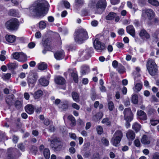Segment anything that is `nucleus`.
Returning a JSON list of instances; mask_svg holds the SVG:
<instances>
[{
    "label": "nucleus",
    "mask_w": 159,
    "mask_h": 159,
    "mask_svg": "<svg viewBox=\"0 0 159 159\" xmlns=\"http://www.w3.org/2000/svg\"><path fill=\"white\" fill-rule=\"evenodd\" d=\"M48 3L45 0H38L32 5V14L35 17L44 16L46 8L48 7Z\"/></svg>",
    "instance_id": "obj_1"
},
{
    "label": "nucleus",
    "mask_w": 159,
    "mask_h": 159,
    "mask_svg": "<svg viewBox=\"0 0 159 159\" xmlns=\"http://www.w3.org/2000/svg\"><path fill=\"white\" fill-rule=\"evenodd\" d=\"M74 38L76 42L79 43H82L84 41L88 38V36L87 31L85 30L79 29L75 32Z\"/></svg>",
    "instance_id": "obj_2"
},
{
    "label": "nucleus",
    "mask_w": 159,
    "mask_h": 159,
    "mask_svg": "<svg viewBox=\"0 0 159 159\" xmlns=\"http://www.w3.org/2000/svg\"><path fill=\"white\" fill-rule=\"evenodd\" d=\"M51 139H48V141L51 143V146L54 151H60L61 148V140L58 137L52 135L51 137Z\"/></svg>",
    "instance_id": "obj_3"
},
{
    "label": "nucleus",
    "mask_w": 159,
    "mask_h": 159,
    "mask_svg": "<svg viewBox=\"0 0 159 159\" xmlns=\"http://www.w3.org/2000/svg\"><path fill=\"white\" fill-rule=\"evenodd\" d=\"M147 67L150 74L152 76L156 75L158 71L157 66L154 61L149 59L147 63Z\"/></svg>",
    "instance_id": "obj_4"
},
{
    "label": "nucleus",
    "mask_w": 159,
    "mask_h": 159,
    "mask_svg": "<svg viewBox=\"0 0 159 159\" xmlns=\"http://www.w3.org/2000/svg\"><path fill=\"white\" fill-rule=\"evenodd\" d=\"M146 12V14L149 20L148 24V25H150L154 23H157L159 20L157 18L155 17V14L154 12L151 9L146 10V11H143Z\"/></svg>",
    "instance_id": "obj_5"
},
{
    "label": "nucleus",
    "mask_w": 159,
    "mask_h": 159,
    "mask_svg": "<svg viewBox=\"0 0 159 159\" xmlns=\"http://www.w3.org/2000/svg\"><path fill=\"white\" fill-rule=\"evenodd\" d=\"M19 25L18 20L16 18H12L7 21L5 24L7 28L12 30H17Z\"/></svg>",
    "instance_id": "obj_6"
},
{
    "label": "nucleus",
    "mask_w": 159,
    "mask_h": 159,
    "mask_svg": "<svg viewBox=\"0 0 159 159\" xmlns=\"http://www.w3.org/2000/svg\"><path fill=\"white\" fill-rule=\"evenodd\" d=\"M123 137V133L120 130H116L114 134L111 139L113 145L116 146L120 143Z\"/></svg>",
    "instance_id": "obj_7"
},
{
    "label": "nucleus",
    "mask_w": 159,
    "mask_h": 159,
    "mask_svg": "<svg viewBox=\"0 0 159 159\" xmlns=\"http://www.w3.org/2000/svg\"><path fill=\"white\" fill-rule=\"evenodd\" d=\"M106 7V0H99L96 5V12L99 14L102 13L105 9Z\"/></svg>",
    "instance_id": "obj_8"
},
{
    "label": "nucleus",
    "mask_w": 159,
    "mask_h": 159,
    "mask_svg": "<svg viewBox=\"0 0 159 159\" xmlns=\"http://www.w3.org/2000/svg\"><path fill=\"white\" fill-rule=\"evenodd\" d=\"M93 45L95 48L101 52L105 49L104 44L99 41L98 38H96L93 42Z\"/></svg>",
    "instance_id": "obj_9"
},
{
    "label": "nucleus",
    "mask_w": 159,
    "mask_h": 159,
    "mask_svg": "<svg viewBox=\"0 0 159 159\" xmlns=\"http://www.w3.org/2000/svg\"><path fill=\"white\" fill-rule=\"evenodd\" d=\"M123 114L125 119H133L134 115L130 107L125 108L124 110Z\"/></svg>",
    "instance_id": "obj_10"
},
{
    "label": "nucleus",
    "mask_w": 159,
    "mask_h": 159,
    "mask_svg": "<svg viewBox=\"0 0 159 159\" xmlns=\"http://www.w3.org/2000/svg\"><path fill=\"white\" fill-rule=\"evenodd\" d=\"M68 72L73 78V80L76 83H77L78 81V77L77 74V71L75 69H69L68 71L65 73L64 75H67V73Z\"/></svg>",
    "instance_id": "obj_11"
},
{
    "label": "nucleus",
    "mask_w": 159,
    "mask_h": 159,
    "mask_svg": "<svg viewBox=\"0 0 159 159\" xmlns=\"http://www.w3.org/2000/svg\"><path fill=\"white\" fill-rule=\"evenodd\" d=\"M69 102L67 100H65L61 102L58 105V108L61 110V111H66L69 107Z\"/></svg>",
    "instance_id": "obj_12"
},
{
    "label": "nucleus",
    "mask_w": 159,
    "mask_h": 159,
    "mask_svg": "<svg viewBox=\"0 0 159 159\" xmlns=\"http://www.w3.org/2000/svg\"><path fill=\"white\" fill-rule=\"evenodd\" d=\"M14 95L11 94L7 96L5 98V101L7 104L9 106V108L12 105L14 101Z\"/></svg>",
    "instance_id": "obj_13"
},
{
    "label": "nucleus",
    "mask_w": 159,
    "mask_h": 159,
    "mask_svg": "<svg viewBox=\"0 0 159 159\" xmlns=\"http://www.w3.org/2000/svg\"><path fill=\"white\" fill-rule=\"evenodd\" d=\"M138 118L141 120H145L147 119L146 114L143 111L139 110L137 111Z\"/></svg>",
    "instance_id": "obj_14"
},
{
    "label": "nucleus",
    "mask_w": 159,
    "mask_h": 159,
    "mask_svg": "<svg viewBox=\"0 0 159 159\" xmlns=\"http://www.w3.org/2000/svg\"><path fill=\"white\" fill-rule=\"evenodd\" d=\"M127 32L132 36L133 37L135 38V30L134 28L132 25H129L126 28Z\"/></svg>",
    "instance_id": "obj_15"
},
{
    "label": "nucleus",
    "mask_w": 159,
    "mask_h": 159,
    "mask_svg": "<svg viewBox=\"0 0 159 159\" xmlns=\"http://www.w3.org/2000/svg\"><path fill=\"white\" fill-rule=\"evenodd\" d=\"M56 84H58L63 85L65 83V80L61 76H57L54 79Z\"/></svg>",
    "instance_id": "obj_16"
},
{
    "label": "nucleus",
    "mask_w": 159,
    "mask_h": 159,
    "mask_svg": "<svg viewBox=\"0 0 159 159\" xmlns=\"http://www.w3.org/2000/svg\"><path fill=\"white\" fill-rule=\"evenodd\" d=\"M55 58L57 60H60L63 58L64 56V52L63 51H57L54 54Z\"/></svg>",
    "instance_id": "obj_17"
},
{
    "label": "nucleus",
    "mask_w": 159,
    "mask_h": 159,
    "mask_svg": "<svg viewBox=\"0 0 159 159\" xmlns=\"http://www.w3.org/2000/svg\"><path fill=\"white\" fill-rule=\"evenodd\" d=\"M30 76H31L30 77V83L33 84L36 82L37 80L38 77L37 73L32 71L30 74Z\"/></svg>",
    "instance_id": "obj_18"
},
{
    "label": "nucleus",
    "mask_w": 159,
    "mask_h": 159,
    "mask_svg": "<svg viewBox=\"0 0 159 159\" xmlns=\"http://www.w3.org/2000/svg\"><path fill=\"white\" fill-rule=\"evenodd\" d=\"M33 95L35 99H38L43 96V92L42 90L39 89L35 92Z\"/></svg>",
    "instance_id": "obj_19"
},
{
    "label": "nucleus",
    "mask_w": 159,
    "mask_h": 159,
    "mask_svg": "<svg viewBox=\"0 0 159 159\" xmlns=\"http://www.w3.org/2000/svg\"><path fill=\"white\" fill-rule=\"evenodd\" d=\"M141 143L144 145H148L150 143V141L146 135H144L141 139Z\"/></svg>",
    "instance_id": "obj_20"
},
{
    "label": "nucleus",
    "mask_w": 159,
    "mask_h": 159,
    "mask_svg": "<svg viewBox=\"0 0 159 159\" xmlns=\"http://www.w3.org/2000/svg\"><path fill=\"white\" fill-rule=\"evenodd\" d=\"M38 81L39 84L43 86H47L48 84L49 83L48 80L44 78H40Z\"/></svg>",
    "instance_id": "obj_21"
},
{
    "label": "nucleus",
    "mask_w": 159,
    "mask_h": 159,
    "mask_svg": "<svg viewBox=\"0 0 159 159\" xmlns=\"http://www.w3.org/2000/svg\"><path fill=\"white\" fill-rule=\"evenodd\" d=\"M18 61L24 62L27 60V56L22 52H19Z\"/></svg>",
    "instance_id": "obj_22"
},
{
    "label": "nucleus",
    "mask_w": 159,
    "mask_h": 159,
    "mask_svg": "<svg viewBox=\"0 0 159 159\" xmlns=\"http://www.w3.org/2000/svg\"><path fill=\"white\" fill-rule=\"evenodd\" d=\"M103 115L102 112H101L97 113L96 114L94 115L92 118V119L95 121H97L100 120L102 117Z\"/></svg>",
    "instance_id": "obj_23"
},
{
    "label": "nucleus",
    "mask_w": 159,
    "mask_h": 159,
    "mask_svg": "<svg viewBox=\"0 0 159 159\" xmlns=\"http://www.w3.org/2000/svg\"><path fill=\"white\" fill-rule=\"evenodd\" d=\"M71 96L73 100L77 102H79L80 97L79 94L75 92H73L71 93Z\"/></svg>",
    "instance_id": "obj_24"
},
{
    "label": "nucleus",
    "mask_w": 159,
    "mask_h": 159,
    "mask_svg": "<svg viewBox=\"0 0 159 159\" xmlns=\"http://www.w3.org/2000/svg\"><path fill=\"white\" fill-rule=\"evenodd\" d=\"M139 35L141 37H144L147 39H148L150 38L149 34L144 29H142L140 31Z\"/></svg>",
    "instance_id": "obj_25"
},
{
    "label": "nucleus",
    "mask_w": 159,
    "mask_h": 159,
    "mask_svg": "<svg viewBox=\"0 0 159 159\" xmlns=\"http://www.w3.org/2000/svg\"><path fill=\"white\" fill-rule=\"evenodd\" d=\"M126 136L128 139L133 140L135 137L134 132L132 130H129L126 133Z\"/></svg>",
    "instance_id": "obj_26"
},
{
    "label": "nucleus",
    "mask_w": 159,
    "mask_h": 159,
    "mask_svg": "<svg viewBox=\"0 0 159 159\" xmlns=\"http://www.w3.org/2000/svg\"><path fill=\"white\" fill-rule=\"evenodd\" d=\"M90 69L89 67L87 66H84L81 67V73L82 75H85L86 73L89 72Z\"/></svg>",
    "instance_id": "obj_27"
},
{
    "label": "nucleus",
    "mask_w": 159,
    "mask_h": 159,
    "mask_svg": "<svg viewBox=\"0 0 159 159\" xmlns=\"http://www.w3.org/2000/svg\"><path fill=\"white\" fill-rule=\"evenodd\" d=\"M116 16V14L114 12H110L106 16V19L107 20H112L114 19Z\"/></svg>",
    "instance_id": "obj_28"
},
{
    "label": "nucleus",
    "mask_w": 159,
    "mask_h": 159,
    "mask_svg": "<svg viewBox=\"0 0 159 159\" xmlns=\"http://www.w3.org/2000/svg\"><path fill=\"white\" fill-rule=\"evenodd\" d=\"M6 39L7 42L11 43L14 42L16 40V37L14 35H7Z\"/></svg>",
    "instance_id": "obj_29"
},
{
    "label": "nucleus",
    "mask_w": 159,
    "mask_h": 159,
    "mask_svg": "<svg viewBox=\"0 0 159 159\" xmlns=\"http://www.w3.org/2000/svg\"><path fill=\"white\" fill-rule=\"evenodd\" d=\"M8 14L10 16L18 17H19V14L18 11L16 10H10L9 11Z\"/></svg>",
    "instance_id": "obj_30"
},
{
    "label": "nucleus",
    "mask_w": 159,
    "mask_h": 159,
    "mask_svg": "<svg viewBox=\"0 0 159 159\" xmlns=\"http://www.w3.org/2000/svg\"><path fill=\"white\" fill-rule=\"evenodd\" d=\"M51 41L49 39L47 38L44 41H43L42 44L43 46L45 48H46L47 47H49L51 44Z\"/></svg>",
    "instance_id": "obj_31"
},
{
    "label": "nucleus",
    "mask_w": 159,
    "mask_h": 159,
    "mask_svg": "<svg viewBox=\"0 0 159 159\" xmlns=\"http://www.w3.org/2000/svg\"><path fill=\"white\" fill-rule=\"evenodd\" d=\"M68 119L71 122L70 125L71 126H74L75 125L76 121L75 118L71 115H69L67 117Z\"/></svg>",
    "instance_id": "obj_32"
},
{
    "label": "nucleus",
    "mask_w": 159,
    "mask_h": 159,
    "mask_svg": "<svg viewBox=\"0 0 159 159\" xmlns=\"http://www.w3.org/2000/svg\"><path fill=\"white\" fill-rule=\"evenodd\" d=\"M44 157L46 159H49L50 157V152L49 149L48 148L44 149L43 152Z\"/></svg>",
    "instance_id": "obj_33"
},
{
    "label": "nucleus",
    "mask_w": 159,
    "mask_h": 159,
    "mask_svg": "<svg viewBox=\"0 0 159 159\" xmlns=\"http://www.w3.org/2000/svg\"><path fill=\"white\" fill-rule=\"evenodd\" d=\"M141 125L137 123L134 124L132 126V128L137 133L140 130Z\"/></svg>",
    "instance_id": "obj_34"
},
{
    "label": "nucleus",
    "mask_w": 159,
    "mask_h": 159,
    "mask_svg": "<svg viewBox=\"0 0 159 159\" xmlns=\"http://www.w3.org/2000/svg\"><path fill=\"white\" fill-rule=\"evenodd\" d=\"M107 106L110 111H112L115 108L114 103L111 101H109L108 102Z\"/></svg>",
    "instance_id": "obj_35"
},
{
    "label": "nucleus",
    "mask_w": 159,
    "mask_h": 159,
    "mask_svg": "<svg viewBox=\"0 0 159 159\" xmlns=\"http://www.w3.org/2000/svg\"><path fill=\"white\" fill-rule=\"evenodd\" d=\"M148 2L150 4L156 7L159 5V2L157 0H148Z\"/></svg>",
    "instance_id": "obj_36"
},
{
    "label": "nucleus",
    "mask_w": 159,
    "mask_h": 159,
    "mask_svg": "<svg viewBox=\"0 0 159 159\" xmlns=\"http://www.w3.org/2000/svg\"><path fill=\"white\" fill-rule=\"evenodd\" d=\"M142 84L140 83H138L135 85L134 90L136 92H139L142 88Z\"/></svg>",
    "instance_id": "obj_37"
},
{
    "label": "nucleus",
    "mask_w": 159,
    "mask_h": 159,
    "mask_svg": "<svg viewBox=\"0 0 159 159\" xmlns=\"http://www.w3.org/2000/svg\"><path fill=\"white\" fill-rule=\"evenodd\" d=\"M101 155L100 154L99 152H96L94 153L91 159H101Z\"/></svg>",
    "instance_id": "obj_38"
},
{
    "label": "nucleus",
    "mask_w": 159,
    "mask_h": 159,
    "mask_svg": "<svg viewBox=\"0 0 159 159\" xmlns=\"http://www.w3.org/2000/svg\"><path fill=\"white\" fill-rule=\"evenodd\" d=\"M47 67V66L46 64L44 62H42L38 66V68L41 70H43L46 69Z\"/></svg>",
    "instance_id": "obj_39"
},
{
    "label": "nucleus",
    "mask_w": 159,
    "mask_h": 159,
    "mask_svg": "<svg viewBox=\"0 0 159 159\" xmlns=\"http://www.w3.org/2000/svg\"><path fill=\"white\" fill-rule=\"evenodd\" d=\"M131 101L134 104H137L138 102V96L136 94L134 95L132 97Z\"/></svg>",
    "instance_id": "obj_40"
},
{
    "label": "nucleus",
    "mask_w": 159,
    "mask_h": 159,
    "mask_svg": "<svg viewBox=\"0 0 159 159\" xmlns=\"http://www.w3.org/2000/svg\"><path fill=\"white\" fill-rule=\"evenodd\" d=\"M46 26V24L44 21H41L39 23V27L40 29H43L45 28Z\"/></svg>",
    "instance_id": "obj_41"
},
{
    "label": "nucleus",
    "mask_w": 159,
    "mask_h": 159,
    "mask_svg": "<svg viewBox=\"0 0 159 159\" xmlns=\"http://www.w3.org/2000/svg\"><path fill=\"white\" fill-rule=\"evenodd\" d=\"M22 105V103L19 100H16L15 103V106L17 109L20 108Z\"/></svg>",
    "instance_id": "obj_42"
},
{
    "label": "nucleus",
    "mask_w": 159,
    "mask_h": 159,
    "mask_svg": "<svg viewBox=\"0 0 159 159\" xmlns=\"http://www.w3.org/2000/svg\"><path fill=\"white\" fill-rule=\"evenodd\" d=\"M8 68L10 70L15 69L17 67V65L14 63H11L7 65Z\"/></svg>",
    "instance_id": "obj_43"
},
{
    "label": "nucleus",
    "mask_w": 159,
    "mask_h": 159,
    "mask_svg": "<svg viewBox=\"0 0 159 159\" xmlns=\"http://www.w3.org/2000/svg\"><path fill=\"white\" fill-rule=\"evenodd\" d=\"M19 52H15L13 53L11 55V58L17 60L18 61Z\"/></svg>",
    "instance_id": "obj_44"
},
{
    "label": "nucleus",
    "mask_w": 159,
    "mask_h": 159,
    "mask_svg": "<svg viewBox=\"0 0 159 159\" xmlns=\"http://www.w3.org/2000/svg\"><path fill=\"white\" fill-rule=\"evenodd\" d=\"M38 149L36 147L34 146H32L31 148L30 149V151L34 155H35L37 152Z\"/></svg>",
    "instance_id": "obj_45"
},
{
    "label": "nucleus",
    "mask_w": 159,
    "mask_h": 159,
    "mask_svg": "<svg viewBox=\"0 0 159 159\" xmlns=\"http://www.w3.org/2000/svg\"><path fill=\"white\" fill-rule=\"evenodd\" d=\"M102 122V123H105L107 125H110L111 123V122L110 121L109 119L108 118L103 119Z\"/></svg>",
    "instance_id": "obj_46"
},
{
    "label": "nucleus",
    "mask_w": 159,
    "mask_h": 159,
    "mask_svg": "<svg viewBox=\"0 0 159 159\" xmlns=\"http://www.w3.org/2000/svg\"><path fill=\"white\" fill-rule=\"evenodd\" d=\"M117 70L120 74H123L125 71L124 67L122 65H119Z\"/></svg>",
    "instance_id": "obj_47"
},
{
    "label": "nucleus",
    "mask_w": 159,
    "mask_h": 159,
    "mask_svg": "<svg viewBox=\"0 0 159 159\" xmlns=\"http://www.w3.org/2000/svg\"><path fill=\"white\" fill-rule=\"evenodd\" d=\"M102 142L106 146H108L109 144L108 140L106 138L103 137L101 140Z\"/></svg>",
    "instance_id": "obj_48"
},
{
    "label": "nucleus",
    "mask_w": 159,
    "mask_h": 159,
    "mask_svg": "<svg viewBox=\"0 0 159 159\" xmlns=\"http://www.w3.org/2000/svg\"><path fill=\"white\" fill-rule=\"evenodd\" d=\"M6 134L5 133L2 131H0V142L4 140Z\"/></svg>",
    "instance_id": "obj_49"
},
{
    "label": "nucleus",
    "mask_w": 159,
    "mask_h": 159,
    "mask_svg": "<svg viewBox=\"0 0 159 159\" xmlns=\"http://www.w3.org/2000/svg\"><path fill=\"white\" fill-rule=\"evenodd\" d=\"M98 133L99 134H101L103 132V129L102 126H99L97 127L96 128Z\"/></svg>",
    "instance_id": "obj_50"
},
{
    "label": "nucleus",
    "mask_w": 159,
    "mask_h": 159,
    "mask_svg": "<svg viewBox=\"0 0 159 159\" xmlns=\"http://www.w3.org/2000/svg\"><path fill=\"white\" fill-rule=\"evenodd\" d=\"M90 150L85 152L84 155V157L86 158H88L91 155Z\"/></svg>",
    "instance_id": "obj_51"
},
{
    "label": "nucleus",
    "mask_w": 159,
    "mask_h": 159,
    "mask_svg": "<svg viewBox=\"0 0 159 159\" xmlns=\"http://www.w3.org/2000/svg\"><path fill=\"white\" fill-rule=\"evenodd\" d=\"M135 145L138 147H140V143L139 140L138 139H136L134 142Z\"/></svg>",
    "instance_id": "obj_52"
},
{
    "label": "nucleus",
    "mask_w": 159,
    "mask_h": 159,
    "mask_svg": "<svg viewBox=\"0 0 159 159\" xmlns=\"http://www.w3.org/2000/svg\"><path fill=\"white\" fill-rule=\"evenodd\" d=\"M150 123L152 125L155 126L159 123V120H151L150 121Z\"/></svg>",
    "instance_id": "obj_53"
},
{
    "label": "nucleus",
    "mask_w": 159,
    "mask_h": 159,
    "mask_svg": "<svg viewBox=\"0 0 159 159\" xmlns=\"http://www.w3.org/2000/svg\"><path fill=\"white\" fill-rule=\"evenodd\" d=\"M124 105L126 107H127L130 105V102L129 99H127L124 101Z\"/></svg>",
    "instance_id": "obj_54"
},
{
    "label": "nucleus",
    "mask_w": 159,
    "mask_h": 159,
    "mask_svg": "<svg viewBox=\"0 0 159 159\" xmlns=\"http://www.w3.org/2000/svg\"><path fill=\"white\" fill-rule=\"evenodd\" d=\"M11 75L10 73L5 74L2 77V78L5 80L9 79L11 77Z\"/></svg>",
    "instance_id": "obj_55"
},
{
    "label": "nucleus",
    "mask_w": 159,
    "mask_h": 159,
    "mask_svg": "<svg viewBox=\"0 0 159 159\" xmlns=\"http://www.w3.org/2000/svg\"><path fill=\"white\" fill-rule=\"evenodd\" d=\"M125 120L126 121L125 126L127 128H128L130 126V122L133 119H130L129 120H127L126 119Z\"/></svg>",
    "instance_id": "obj_56"
},
{
    "label": "nucleus",
    "mask_w": 159,
    "mask_h": 159,
    "mask_svg": "<svg viewBox=\"0 0 159 159\" xmlns=\"http://www.w3.org/2000/svg\"><path fill=\"white\" fill-rule=\"evenodd\" d=\"M72 107L74 108L75 109L77 110H79L80 109V107L76 103H73L72 104Z\"/></svg>",
    "instance_id": "obj_57"
},
{
    "label": "nucleus",
    "mask_w": 159,
    "mask_h": 159,
    "mask_svg": "<svg viewBox=\"0 0 159 159\" xmlns=\"http://www.w3.org/2000/svg\"><path fill=\"white\" fill-rule=\"evenodd\" d=\"M25 111L29 114H30V105L28 104L25 107Z\"/></svg>",
    "instance_id": "obj_58"
},
{
    "label": "nucleus",
    "mask_w": 159,
    "mask_h": 159,
    "mask_svg": "<svg viewBox=\"0 0 159 159\" xmlns=\"http://www.w3.org/2000/svg\"><path fill=\"white\" fill-rule=\"evenodd\" d=\"M153 159H159V153L156 152L154 153L153 156Z\"/></svg>",
    "instance_id": "obj_59"
},
{
    "label": "nucleus",
    "mask_w": 159,
    "mask_h": 159,
    "mask_svg": "<svg viewBox=\"0 0 159 159\" xmlns=\"http://www.w3.org/2000/svg\"><path fill=\"white\" fill-rule=\"evenodd\" d=\"M64 4L65 7L67 8H69L70 7V3L66 1H64Z\"/></svg>",
    "instance_id": "obj_60"
},
{
    "label": "nucleus",
    "mask_w": 159,
    "mask_h": 159,
    "mask_svg": "<svg viewBox=\"0 0 159 159\" xmlns=\"http://www.w3.org/2000/svg\"><path fill=\"white\" fill-rule=\"evenodd\" d=\"M75 3L76 4L83 5L84 4V0H75Z\"/></svg>",
    "instance_id": "obj_61"
},
{
    "label": "nucleus",
    "mask_w": 159,
    "mask_h": 159,
    "mask_svg": "<svg viewBox=\"0 0 159 159\" xmlns=\"http://www.w3.org/2000/svg\"><path fill=\"white\" fill-rule=\"evenodd\" d=\"M158 101V99L155 95H152V102H157Z\"/></svg>",
    "instance_id": "obj_62"
},
{
    "label": "nucleus",
    "mask_w": 159,
    "mask_h": 159,
    "mask_svg": "<svg viewBox=\"0 0 159 159\" xmlns=\"http://www.w3.org/2000/svg\"><path fill=\"white\" fill-rule=\"evenodd\" d=\"M61 100L59 99H56L54 102V103L56 105L58 106L61 103Z\"/></svg>",
    "instance_id": "obj_63"
},
{
    "label": "nucleus",
    "mask_w": 159,
    "mask_h": 159,
    "mask_svg": "<svg viewBox=\"0 0 159 159\" xmlns=\"http://www.w3.org/2000/svg\"><path fill=\"white\" fill-rule=\"evenodd\" d=\"M124 44L121 43L117 42L116 43V46L120 48H122L124 47Z\"/></svg>",
    "instance_id": "obj_64"
}]
</instances>
